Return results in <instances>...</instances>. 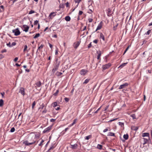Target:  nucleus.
Wrapping results in <instances>:
<instances>
[{
    "mask_svg": "<svg viewBox=\"0 0 152 152\" xmlns=\"http://www.w3.org/2000/svg\"><path fill=\"white\" fill-rule=\"evenodd\" d=\"M12 31L13 33H14L15 35L16 36L19 35L20 33L18 28L13 30Z\"/></svg>",
    "mask_w": 152,
    "mask_h": 152,
    "instance_id": "nucleus-2",
    "label": "nucleus"
},
{
    "mask_svg": "<svg viewBox=\"0 0 152 152\" xmlns=\"http://www.w3.org/2000/svg\"><path fill=\"white\" fill-rule=\"evenodd\" d=\"M107 135L111 136H114L115 134L113 133L110 132L108 133Z\"/></svg>",
    "mask_w": 152,
    "mask_h": 152,
    "instance_id": "nucleus-24",
    "label": "nucleus"
},
{
    "mask_svg": "<svg viewBox=\"0 0 152 152\" xmlns=\"http://www.w3.org/2000/svg\"><path fill=\"white\" fill-rule=\"evenodd\" d=\"M90 80V79H86L85 81H84V82H83V84H86L87 83H88L89 81Z\"/></svg>",
    "mask_w": 152,
    "mask_h": 152,
    "instance_id": "nucleus-32",
    "label": "nucleus"
},
{
    "mask_svg": "<svg viewBox=\"0 0 152 152\" xmlns=\"http://www.w3.org/2000/svg\"><path fill=\"white\" fill-rule=\"evenodd\" d=\"M69 3L68 2H67L66 3V7H69Z\"/></svg>",
    "mask_w": 152,
    "mask_h": 152,
    "instance_id": "nucleus-63",
    "label": "nucleus"
},
{
    "mask_svg": "<svg viewBox=\"0 0 152 152\" xmlns=\"http://www.w3.org/2000/svg\"><path fill=\"white\" fill-rule=\"evenodd\" d=\"M91 137V135H88V136L86 137H85V139L86 140H88Z\"/></svg>",
    "mask_w": 152,
    "mask_h": 152,
    "instance_id": "nucleus-31",
    "label": "nucleus"
},
{
    "mask_svg": "<svg viewBox=\"0 0 152 152\" xmlns=\"http://www.w3.org/2000/svg\"><path fill=\"white\" fill-rule=\"evenodd\" d=\"M100 38L102 39L103 41L105 40L104 37V35L102 33H101L100 34Z\"/></svg>",
    "mask_w": 152,
    "mask_h": 152,
    "instance_id": "nucleus-21",
    "label": "nucleus"
},
{
    "mask_svg": "<svg viewBox=\"0 0 152 152\" xmlns=\"http://www.w3.org/2000/svg\"><path fill=\"white\" fill-rule=\"evenodd\" d=\"M56 61L54 68L58 69L60 65V62L57 61V59L56 60Z\"/></svg>",
    "mask_w": 152,
    "mask_h": 152,
    "instance_id": "nucleus-10",
    "label": "nucleus"
},
{
    "mask_svg": "<svg viewBox=\"0 0 152 152\" xmlns=\"http://www.w3.org/2000/svg\"><path fill=\"white\" fill-rule=\"evenodd\" d=\"M32 137H34V139L36 140L37 139L39 138V134L38 133H37L34 134V135H32Z\"/></svg>",
    "mask_w": 152,
    "mask_h": 152,
    "instance_id": "nucleus-13",
    "label": "nucleus"
},
{
    "mask_svg": "<svg viewBox=\"0 0 152 152\" xmlns=\"http://www.w3.org/2000/svg\"><path fill=\"white\" fill-rule=\"evenodd\" d=\"M15 131V129L14 127H12L11 128L10 130V132H14Z\"/></svg>",
    "mask_w": 152,
    "mask_h": 152,
    "instance_id": "nucleus-34",
    "label": "nucleus"
},
{
    "mask_svg": "<svg viewBox=\"0 0 152 152\" xmlns=\"http://www.w3.org/2000/svg\"><path fill=\"white\" fill-rule=\"evenodd\" d=\"M127 63H122L120 66H119V67L121 68H123L124 66H125L127 64Z\"/></svg>",
    "mask_w": 152,
    "mask_h": 152,
    "instance_id": "nucleus-26",
    "label": "nucleus"
},
{
    "mask_svg": "<svg viewBox=\"0 0 152 152\" xmlns=\"http://www.w3.org/2000/svg\"><path fill=\"white\" fill-rule=\"evenodd\" d=\"M39 21L37 20H35L34 22V25H37Z\"/></svg>",
    "mask_w": 152,
    "mask_h": 152,
    "instance_id": "nucleus-43",
    "label": "nucleus"
},
{
    "mask_svg": "<svg viewBox=\"0 0 152 152\" xmlns=\"http://www.w3.org/2000/svg\"><path fill=\"white\" fill-rule=\"evenodd\" d=\"M51 128H52V126H50L48 127L47 128H46L43 131V133H48L51 130Z\"/></svg>",
    "mask_w": 152,
    "mask_h": 152,
    "instance_id": "nucleus-5",
    "label": "nucleus"
},
{
    "mask_svg": "<svg viewBox=\"0 0 152 152\" xmlns=\"http://www.w3.org/2000/svg\"><path fill=\"white\" fill-rule=\"evenodd\" d=\"M77 121V119H74L73 123V124H75L76 123Z\"/></svg>",
    "mask_w": 152,
    "mask_h": 152,
    "instance_id": "nucleus-56",
    "label": "nucleus"
},
{
    "mask_svg": "<svg viewBox=\"0 0 152 152\" xmlns=\"http://www.w3.org/2000/svg\"><path fill=\"white\" fill-rule=\"evenodd\" d=\"M62 74V73H61V72H57L56 73V75L58 76H60Z\"/></svg>",
    "mask_w": 152,
    "mask_h": 152,
    "instance_id": "nucleus-29",
    "label": "nucleus"
},
{
    "mask_svg": "<svg viewBox=\"0 0 152 152\" xmlns=\"http://www.w3.org/2000/svg\"><path fill=\"white\" fill-rule=\"evenodd\" d=\"M80 43V42L79 41L77 42L74 43V47L75 48H77L79 46Z\"/></svg>",
    "mask_w": 152,
    "mask_h": 152,
    "instance_id": "nucleus-12",
    "label": "nucleus"
},
{
    "mask_svg": "<svg viewBox=\"0 0 152 152\" xmlns=\"http://www.w3.org/2000/svg\"><path fill=\"white\" fill-rule=\"evenodd\" d=\"M54 147L53 146H52L49 149H48V152H50L49 151L51 150V149H53L54 148Z\"/></svg>",
    "mask_w": 152,
    "mask_h": 152,
    "instance_id": "nucleus-39",
    "label": "nucleus"
},
{
    "mask_svg": "<svg viewBox=\"0 0 152 152\" xmlns=\"http://www.w3.org/2000/svg\"><path fill=\"white\" fill-rule=\"evenodd\" d=\"M88 72V71L87 70L83 69L80 71V73L81 75H84Z\"/></svg>",
    "mask_w": 152,
    "mask_h": 152,
    "instance_id": "nucleus-7",
    "label": "nucleus"
},
{
    "mask_svg": "<svg viewBox=\"0 0 152 152\" xmlns=\"http://www.w3.org/2000/svg\"><path fill=\"white\" fill-rule=\"evenodd\" d=\"M44 47V45H41L40 46L38 47V49H42V48Z\"/></svg>",
    "mask_w": 152,
    "mask_h": 152,
    "instance_id": "nucleus-46",
    "label": "nucleus"
},
{
    "mask_svg": "<svg viewBox=\"0 0 152 152\" xmlns=\"http://www.w3.org/2000/svg\"><path fill=\"white\" fill-rule=\"evenodd\" d=\"M143 145H145L146 144L148 143L149 141H150V140H149V139H147L143 138Z\"/></svg>",
    "mask_w": 152,
    "mask_h": 152,
    "instance_id": "nucleus-14",
    "label": "nucleus"
},
{
    "mask_svg": "<svg viewBox=\"0 0 152 152\" xmlns=\"http://www.w3.org/2000/svg\"><path fill=\"white\" fill-rule=\"evenodd\" d=\"M93 21V19L91 18H89L88 19V21L89 22L91 23V22Z\"/></svg>",
    "mask_w": 152,
    "mask_h": 152,
    "instance_id": "nucleus-57",
    "label": "nucleus"
},
{
    "mask_svg": "<svg viewBox=\"0 0 152 152\" xmlns=\"http://www.w3.org/2000/svg\"><path fill=\"white\" fill-rule=\"evenodd\" d=\"M108 130V129H106L103 130V132H106Z\"/></svg>",
    "mask_w": 152,
    "mask_h": 152,
    "instance_id": "nucleus-64",
    "label": "nucleus"
},
{
    "mask_svg": "<svg viewBox=\"0 0 152 152\" xmlns=\"http://www.w3.org/2000/svg\"><path fill=\"white\" fill-rule=\"evenodd\" d=\"M35 84L36 86L38 87H40L41 86L42 84V83L40 81H39L37 82Z\"/></svg>",
    "mask_w": 152,
    "mask_h": 152,
    "instance_id": "nucleus-18",
    "label": "nucleus"
},
{
    "mask_svg": "<svg viewBox=\"0 0 152 152\" xmlns=\"http://www.w3.org/2000/svg\"><path fill=\"white\" fill-rule=\"evenodd\" d=\"M130 116L132 117L133 119L136 118V115L135 114H132L130 115Z\"/></svg>",
    "mask_w": 152,
    "mask_h": 152,
    "instance_id": "nucleus-33",
    "label": "nucleus"
},
{
    "mask_svg": "<svg viewBox=\"0 0 152 152\" xmlns=\"http://www.w3.org/2000/svg\"><path fill=\"white\" fill-rule=\"evenodd\" d=\"M36 104V102L35 101H34L32 104V108L33 109L34 108V106H35Z\"/></svg>",
    "mask_w": 152,
    "mask_h": 152,
    "instance_id": "nucleus-36",
    "label": "nucleus"
},
{
    "mask_svg": "<svg viewBox=\"0 0 152 152\" xmlns=\"http://www.w3.org/2000/svg\"><path fill=\"white\" fill-rule=\"evenodd\" d=\"M35 142L34 137H32V135H29L28 137V140L25 141L23 143L26 145L29 146L34 144Z\"/></svg>",
    "mask_w": 152,
    "mask_h": 152,
    "instance_id": "nucleus-1",
    "label": "nucleus"
},
{
    "mask_svg": "<svg viewBox=\"0 0 152 152\" xmlns=\"http://www.w3.org/2000/svg\"><path fill=\"white\" fill-rule=\"evenodd\" d=\"M97 148L99 149H102V145L100 144H98L97 145Z\"/></svg>",
    "mask_w": 152,
    "mask_h": 152,
    "instance_id": "nucleus-27",
    "label": "nucleus"
},
{
    "mask_svg": "<svg viewBox=\"0 0 152 152\" xmlns=\"http://www.w3.org/2000/svg\"><path fill=\"white\" fill-rule=\"evenodd\" d=\"M119 125H121V126H124V124L123 123L121 122H119Z\"/></svg>",
    "mask_w": 152,
    "mask_h": 152,
    "instance_id": "nucleus-51",
    "label": "nucleus"
},
{
    "mask_svg": "<svg viewBox=\"0 0 152 152\" xmlns=\"http://www.w3.org/2000/svg\"><path fill=\"white\" fill-rule=\"evenodd\" d=\"M98 41L97 39H95L93 41V42L96 44L97 43Z\"/></svg>",
    "mask_w": 152,
    "mask_h": 152,
    "instance_id": "nucleus-60",
    "label": "nucleus"
},
{
    "mask_svg": "<svg viewBox=\"0 0 152 152\" xmlns=\"http://www.w3.org/2000/svg\"><path fill=\"white\" fill-rule=\"evenodd\" d=\"M83 13V12L81 11H80L78 14L79 15H81Z\"/></svg>",
    "mask_w": 152,
    "mask_h": 152,
    "instance_id": "nucleus-52",
    "label": "nucleus"
},
{
    "mask_svg": "<svg viewBox=\"0 0 152 152\" xmlns=\"http://www.w3.org/2000/svg\"><path fill=\"white\" fill-rule=\"evenodd\" d=\"M102 22L101 21L100 22V23H99V24L98 25V26H97V28L96 29V31H97L98 30H99L102 27Z\"/></svg>",
    "mask_w": 152,
    "mask_h": 152,
    "instance_id": "nucleus-11",
    "label": "nucleus"
},
{
    "mask_svg": "<svg viewBox=\"0 0 152 152\" xmlns=\"http://www.w3.org/2000/svg\"><path fill=\"white\" fill-rule=\"evenodd\" d=\"M1 94L2 95V96L3 98L4 97V92H2V93H1Z\"/></svg>",
    "mask_w": 152,
    "mask_h": 152,
    "instance_id": "nucleus-59",
    "label": "nucleus"
},
{
    "mask_svg": "<svg viewBox=\"0 0 152 152\" xmlns=\"http://www.w3.org/2000/svg\"><path fill=\"white\" fill-rule=\"evenodd\" d=\"M64 100H65V101L66 102H68L69 101V98H65V99H64Z\"/></svg>",
    "mask_w": 152,
    "mask_h": 152,
    "instance_id": "nucleus-49",
    "label": "nucleus"
},
{
    "mask_svg": "<svg viewBox=\"0 0 152 152\" xmlns=\"http://www.w3.org/2000/svg\"><path fill=\"white\" fill-rule=\"evenodd\" d=\"M19 92L24 96L25 94L24 89L21 88L20 89Z\"/></svg>",
    "mask_w": 152,
    "mask_h": 152,
    "instance_id": "nucleus-16",
    "label": "nucleus"
},
{
    "mask_svg": "<svg viewBox=\"0 0 152 152\" xmlns=\"http://www.w3.org/2000/svg\"><path fill=\"white\" fill-rule=\"evenodd\" d=\"M44 107V104H42L40 106V107L39 108V109L41 108L42 109H43V107Z\"/></svg>",
    "mask_w": 152,
    "mask_h": 152,
    "instance_id": "nucleus-45",
    "label": "nucleus"
},
{
    "mask_svg": "<svg viewBox=\"0 0 152 152\" xmlns=\"http://www.w3.org/2000/svg\"><path fill=\"white\" fill-rule=\"evenodd\" d=\"M129 137V135L128 134H124L123 136L124 138L126 140H127L128 139Z\"/></svg>",
    "mask_w": 152,
    "mask_h": 152,
    "instance_id": "nucleus-23",
    "label": "nucleus"
},
{
    "mask_svg": "<svg viewBox=\"0 0 152 152\" xmlns=\"http://www.w3.org/2000/svg\"><path fill=\"white\" fill-rule=\"evenodd\" d=\"M71 148L72 149H76L77 146V144H75L74 145H71Z\"/></svg>",
    "mask_w": 152,
    "mask_h": 152,
    "instance_id": "nucleus-20",
    "label": "nucleus"
},
{
    "mask_svg": "<svg viewBox=\"0 0 152 152\" xmlns=\"http://www.w3.org/2000/svg\"><path fill=\"white\" fill-rule=\"evenodd\" d=\"M138 129V127L137 126H132L131 127V129L135 131H137Z\"/></svg>",
    "mask_w": 152,
    "mask_h": 152,
    "instance_id": "nucleus-19",
    "label": "nucleus"
},
{
    "mask_svg": "<svg viewBox=\"0 0 152 152\" xmlns=\"http://www.w3.org/2000/svg\"><path fill=\"white\" fill-rule=\"evenodd\" d=\"M111 64L108 63L102 66V68L103 70H105L108 69L111 66Z\"/></svg>",
    "mask_w": 152,
    "mask_h": 152,
    "instance_id": "nucleus-3",
    "label": "nucleus"
},
{
    "mask_svg": "<svg viewBox=\"0 0 152 152\" xmlns=\"http://www.w3.org/2000/svg\"><path fill=\"white\" fill-rule=\"evenodd\" d=\"M49 45L51 48H52L53 47V45L51 44H50V43H48Z\"/></svg>",
    "mask_w": 152,
    "mask_h": 152,
    "instance_id": "nucleus-61",
    "label": "nucleus"
},
{
    "mask_svg": "<svg viewBox=\"0 0 152 152\" xmlns=\"http://www.w3.org/2000/svg\"><path fill=\"white\" fill-rule=\"evenodd\" d=\"M96 53L98 54L97 56V59H99L101 55V52L100 50H99L97 51Z\"/></svg>",
    "mask_w": 152,
    "mask_h": 152,
    "instance_id": "nucleus-15",
    "label": "nucleus"
},
{
    "mask_svg": "<svg viewBox=\"0 0 152 152\" xmlns=\"http://www.w3.org/2000/svg\"><path fill=\"white\" fill-rule=\"evenodd\" d=\"M44 140H42L40 143L39 144V146H42L43 145V143L44 142Z\"/></svg>",
    "mask_w": 152,
    "mask_h": 152,
    "instance_id": "nucleus-30",
    "label": "nucleus"
},
{
    "mask_svg": "<svg viewBox=\"0 0 152 152\" xmlns=\"http://www.w3.org/2000/svg\"><path fill=\"white\" fill-rule=\"evenodd\" d=\"M16 45V43L14 42L12 43V45H11V47L13 46H15Z\"/></svg>",
    "mask_w": 152,
    "mask_h": 152,
    "instance_id": "nucleus-48",
    "label": "nucleus"
},
{
    "mask_svg": "<svg viewBox=\"0 0 152 152\" xmlns=\"http://www.w3.org/2000/svg\"><path fill=\"white\" fill-rule=\"evenodd\" d=\"M118 25V24H117L115 26L113 27V29L114 30H115L116 29V28Z\"/></svg>",
    "mask_w": 152,
    "mask_h": 152,
    "instance_id": "nucleus-37",
    "label": "nucleus"
},
{
    "mask_svg": "<svg viewBox=\"0 0 152 152\" xmlns=\"http://www.w3.org/2000/svg\"><path fill=\"white\" fill-rule=\"evenodd\" d=\"M7 52V50L5 49H4L1 50V52L2 53H3L4 52Z\"/></svg>",
    "mask_w": 152,
    "mask_h": 152,
    "instance_id": "nucleus-50",
    "label": "nucleus"
},
{
    "mask_svg": "<svg viewBox=\"0 0 152 152\" xmlns=\"http://www.w3.org/2000/svg\"><path fill=\"white\" fill-rule=\"evenodd\" d=\"M4 104V101L3 99L0 100V107H2L3 106Z\"/></svg>",
    "mask_w": 152,
    "mask_h": 152,
    "instance_id": "nucleus-25",
    "label": "nucleus"
},
{
    "mask_svg": "<svg viewBox=\"0 0 152 152\" xmlns=\"http://www.w3.org/2000/svg\"><path fill=\"white\" fill-rule=\"evenodd\" d=\"M58 90H57L56 92L55 93H54L53 95L54 96H56L58 94Z\"/></svg>",
    "mask_w": 152,
    "mask_h": 152,
    "instance_id": "nucleus-44",
    "label": "nucleus"
},
{
    "mask_svg": "<svg viewBox=\"0 0 152 152\" xmlns=\"http://www.w3.org/2000/svg\"><path fill=\"white\" fill-rule=\"evenodd\" d=\"M91 42L88 45V48H91Z\"/></svg>",
    "mask_w": 152,
    "mask_h": 152,
    "instance_id": "nucleus-54",
    "label": "nucleus"
},
{
    "mask_svg": "<svg viewBox=\"0 0 152 152\" xmlns=\"http://www.w3.org/2000/svg\"><path fill=\"white\" fill-rule=\"evenodd\" d=\"M57 69L54 68H53V69L52 72L53 73H54L55 71H56Z\"/></svg>",
    "mask_w": 152,
    "mask_h": 152,
    "instance_id": "nucleus-42",
    "label": "nucleus"
},
{
    "mask_svg": "<svg viewBox=\"0 0 152 152\" xmlns=\"http://www.w3.org/2000/svg\"><path fill=\"white\" fill-rule=\"evenodd\" d=\"M128 84L127 83H125L123 84L120 85L119 87V89H122L125 87L127 86Z\"/></svg>",
    "mask_w": 152,
    "mask_h": 152,
    "instance_id": "nucleus-9",
    "label": "nucleus"
},
{
    "mask_svg": "<svg viewBox=\"0 0 152 152\" xmlns=\"http://www.w3.org/2000/svg\"><path fill=\"white\" fill-rule=\"evenodd\" d=\"M40 35L39 33L35 35L34 37V38L36 39L39 37Z\"/></svg>",
    "mask_w": 152,
    "mask_h": 152,
    "instance_id": "nucleus-28",
    "label": "nucleus"
},
{
    "mask_svg": "<svg viewBox=\"0 0 152 152\" xmlns=\"http://www.w3.org/2000/svg\"><path fill=\"white\" fill-rule=\"evenodd\" d=\"M142 136L143 137H148L149 138V140H150V141H151V140L150 138V134L148 133H142Z\"/></svg>",
    "mask_w": 152,
    "mask_h": 152,
    "instance_id": "nucleus-6",
    "label": "nucleus"
},
{
    "mask_svg": "<svg viewBox=\"0 0 152 152\" xmlns=\"http://www.w3.org/2000/svg\"><path fill=\"white\" fill-rule=\"evenodd\" d=\"M18 57H16L15 58L14 61L15 62H16L18 60Z\"/></svg>",
    "mask_w": 152,
    "mask_h": 152,
    "instance_id": "nucleus-62",
    "label": "nucleus"
},
{
    "mask_svg": "<svg viewBox=\"0 0 152 152\" xmlns=\"http://www.w3.org/2000/svg\"><path fill=\"white\" fill-rule=\"evenodd\" d=\"M7 45L8 46H9V47H11V45H10V42H9L8 43H7Z\"/></svg>",
    "mask_w": 152,
    "mask_h": 152,
    "instance_id": "nucleus-55",
    "label": "nucleus"
},
{
    "mask_svg": "<svg viewBox=\"0 0 152 152\" xmlns=\"http://www.w3.org/2000/svg\"><path fill=\"white\" fill-rule=\"evenodd\" d=\"M65 19V20L67 21H69L71 19L70 17L69 16H66Z\"/></svg>",
    "mask_w": 152,
    "mask_h": 152,
    "instance_id": "nucleus-22",
    "label": "nucleus"
},
{
    "mask_svg": "<svg viewBox=\"0 0 152 152\" xmlns=\"http://www.w3.org/2000/svg\"><path fill=\"white\" fill-rule=\"evenodd\" d=\"M129 46L125 49V50L124 51V53L123 55H124L125 54V53L128 50L129 48Z\"/></svg>",
    "mask_w": 152,
    "mask_h": 152,
    "instance_id": "nucleus-41",
    "label": "nucleus"
},
{
    "mask_svg": "<svg viewBox=\"0 0 152 152\" xmlns=\"http://www.w3.org/2000/svg\"><path fill=\"white\" fill-rule=\"evenodd\" d=\"M27 48V45H26L24 46V51H25L26 50Z\"/></svg>",
    "mask_w": 152,
    "mask_h": 152,
    "instance_id": "nucleus-47",
    "label": "nucleus"
},
{
    "mask_svg": "<svg viewBox=\"0 0 152 152\" xmlns=\"http://www.w3.org/2000/svg\"><path fill=\"white\" fill-rule=\"evenodd\" d=\"M4 56L3 55H2L1 54H0V59H2V58H4Z\"/></svg>",
    "mask_w": 152,
    "mask_h": 152,
    "instance_id": "nucleus-53",
    "label": "nucleus"
},
{
    "mask_svg": "<svg viewBox=\"0 0 152 152\" xmlns=\"http://www.w3.org/2000/svg\"><path fill=\"white\" fill-rule=\"evenodd\" d=\"M35 12L33 10H30L28 13L29 14H31Z\"/></svg>",
    "mask_w": 152,
    "mask_h": 152,
    "instance_id": "nucleus-40",
    "label": "nucleus"
},
{
    "mask_svg": "<svg viewBox=\"0 0 152 152\" xmlns=\"http://www.w3.org/2000/svg\"><path fill=\"white\" fill-rule=\"evenodd\" d=\"M53 107H55L57 105V103L56 102H54L53 103Z\"/></svg>",
    "mask_w": 152,
    "mask_h": 152,
    "instance_id": "nucleus-35",
    "label": "nucleus"
},
{
    "mask_svg": "<svg viewBox=\"0 0 152 152\" xmlns=\"http://www.w3.org/2000/svg\"><path fill=\"white\" fill-rule=\"evenodd\" d=\"M151 30H148L147 31V32L145 34L147 35H149L151 33Z\"/></svg>",
    "mask_w": 152,
    "mask_h": 152,
    "instance_id": "nucleus-38",
    "label": "nucleus"
},
{
    "mask_svg": "<svg viewBox=\"0 0 152 152\" xmlns=\"http://www.w3.org/2000/svg\"><path fill=\"white\" fill-rule=\"evenodd\" d=\"M81 0H75V2L76 3H79L80 1Z\"/></svg>",
    "mask_w": 152,
    "mask_h": 152,
    "instance_id": "nucleus-58",
    "label": "nucleus"
},
{
    "mask_svg": "<svg viewBox=\"0 0 152 152\" xmlns=\"http://www.w3.org/2000/svg\"><path fill=\"white\" fill-rule=\"evenodd\" d=\"M56 15L55 12H51L49 16V18L50 19H52L54 16Z\"/></svg>",
    "mask_w": 152,
    "mask_h": 152,
    "instance_id": "nucleus-8",
    "label": "nucleus"
},
{
    "mask_svg": "<svg viewBox=\"0 0 152 152\" xmlns=\"http://www.w3.org/2000/svg\"><path fill=\"white\" fill-rule=\"evenodd\" d=\"M29 27L26 25H23V31L25 32H27L28 31Z\"/></svg>",
    "mask_w": 152,
    "mask_h": 152,
    "instance_id": "nucleus-4",
    "label": "nucleus"
},
{
    "mask_svg": "<svg viewBox=\"0 0 152 152\" xmlns=\"http://www.w3.org/2000/svg\"><path fill=\"white\" fill-rule=\"evenodd\" d=\"M111 10L110 9V8L108 9L107 10V15L108 16L110 17L111 16Z\"/></svg>",
    "mask_w": 152,
    "mask_h": 152,
    "instance_id": "nucleus-17",
    "label": "nucleus"
}]
</instances>
